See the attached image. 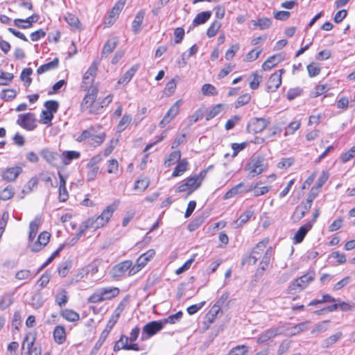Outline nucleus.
Returning <instances> with one entry per match:
<instances>
[{
	"label": "nucleus",
	"instance_id": "nucleus-1",
	"mask_svg": "<svg viewBox=\"0 0 355 355\" xmlns=\"http://www.w3.org/2000/svg\"><path fill=\"white\" fill-rule=\"evenodd\" d=\"M87 90V94L85 95L81 104L82 109L88 111L90 114L101 113L103 105H99V103L96 101L98 91V87L93 86Z\"/></svg>",
	"mask_w": 355,
	"mask_h": 355
},
{
	"label": "nucleus",
	"instance_id": "nucleus-2",
	"mask_svg": "<svg viewBox=\"0 0 355 355\" xmlns=\"http://www.w3.org/2000/svg\"><path fill=\"white\" fill-rule=\"evenodd\" d=\"M207 174V170L204 169L198 174L191 176L182 182L179 185L180 192H187V194H191L197 190L201 186L203 180Z\"/></svg>",
	"mask_w": 355,
	"mask_h": 355
},
{
	"label": "nucleus",
	"instance_id": "nucleus-3",
	"mask_svg": "<svg viewBox=\"0 0 355 355\" xmlns=\"http://www.w3.org/2000/svg\"><path fill=\"white\" fill-rule=\"evenodd\" d=\"M119 289L115 286L100 288L89 297L90 303H99L105 300H111L119 294Z\"/></svg>",
	"mask_w": 355,
	"mask_h": 355
},
{
	"label": "nucleus",
	"instance_id": "nucleus-4",
	"mask_svg": "<svg viewBox=\"0 0 355 355\" xmlns=\"http://www.w3.org/2000/svg\"><path fill=\"white\" fill-rule=\"evenodd\" d=\"M267 168L268 164L264 157L258 156L249 162L245 169L251 177L254 178L265 171Z\"/></svg>",
	"mask_w": 355,
	"mask_h": 355
},
{
	"label": "nucleus",
	"instance_id": "nucleus-5",
	"mask_svg": "<svg viewBox=\"0 0 355 355\" xmlns=\"http://www.w3.org/2000/svg\"><path fill=\"white\" fill-rule=\"evenodd\" d=\"M315 277V272L310 270L305 275L294 279L291 284L289 288L294 292H300L305 289L312 282Z\"/></svg>",
	"mask_w": 355,
	"mask_h": 355
},
{
	"label": "nucleus",
	"instance_id": "nucleus-6",
	"mask_svg": "<svg viewBox=\"0 0 355 355\" xmlns=\"http://www.w3.org/2000/svg\"><path fill=\"white\" fill-rule=\"evenodd\" d=\"M98 64V61H94L87 71L85 73L81 85V87L84 90L89 89L93 86L98 87V84L94 83V80L96 76Z\"/></svg>",
	"mask_w": 355,
	"mask_h": 355
},
{
	"label": "nucleus",
	"instance_id": "nucleus-7",
	"mask_svg": "<svg viewBox=\"0 0 355 355\" xmlns=\"http://www.w3.org/2000/svg\"><path fill=\"white\" fill-rule=\"evenodd\" d=\"M50 238V233L44 231L38 235L36 240L35 239L28 240V248L33 252H38L49 243Z\"/></svg>",
	"mask_w": 355,
	"mask_h": 355
},
{
	"label": "nucleus",
	"instance_id": "nucleus-8",
	"mask_svg": "<svg viewBox=\"0 0 355 355\" xmlns=\"http://www.w3.org/2000/svg\"><path fill=\"white\" fill-rule=\"evenodd\" d=\"M102 161V156L96 155L93 156L86 165L87 172L86 178L89 182L93 181L96 179L98 171V164Z\"/></svg>",
	"mask_w": 355,
	"mask_h": 355
},
{
	"label": "nucleus",
	"instance_id": "nucleus-9",
	"mask_svg": "<svg viewBox=\"0 0 355 355\" xmlns=\"http://www.w3.org/2000/svg\"><path fill=\"white\" fill-rule=\"evenodd\" d=\"M133 268L132 261L125 260L115 265L110 270V274L114 277H120L123 276L128 272V276L134 275L131 274V270Z\"/></svg>",
	"mask_w": 355,
	"mask_h": 355
},
{
	"label": "nucleus",
	"instance_id": "nucleus-10",
	"mask_svg": "<svg viewBox=\"0 0 355 355\" xmlns=\"http://www.w3.org/2000/svg\"><path fill=\"white\" fill-rule=\"evenodd\" d=\"M270 123V120L266 118H252L248 123L247 130L250 133H259L263 131Z\"/></svg>",
	"mask_w": 355,
	"mask_h": 355
},
{
	"label": "nucleus",
	"instance_id": "nucleus-11",
	"mask_svg": "<svg viewBox=\"0 0 355 355\" xmlns=\"http://www.w3.org/2000/svg\"><path fill=\"white\" fill-rule=\"evenodd\" d=\"M155 250L150 249L143 253L136 261L131 270V274H136L140 271L155 257Z\"/></svg>",
	"mask_w": 355,
	"mask_h": 355
},
{
	"label": "nucleus",
	"instance_id": "nucleus-12",
	"mask_svg": "<svg viewBox=\"0 0 355 355\" xmlns=\"http://www.w3.org/2000/svg\"><path fill=\"white\" fill-rule=\"evenodd\" d=\"M268 243V239H264L259 242L252 250L251 254L248 258L243 260L242 264H245V263L255 264L263 252Z\"/></svg>",
	"mask_w": 355,
	"mask_h": 355
},
{
	"label": "nucleus",
	"instance_id": "nucleus-13",
	"mask_svg": "<svg viewBox=\"0 0 355 355\" xmlns=\"http://www.w3.org/2000/svg\"><path fill=\"white\" fill-rule=\"evenodd\" d=\"M164 326L162 321H153L146 324L142 331L141 340H145L159 331Z\"/></svg>",
	"mask_w": 355,
	"mask_h": 355
},
{
	"label": "nucleus",
	"instance_id": "nucleus-14",
	"mask_svg": "<svg viewBox=\"0 0 355 355\" xmlns=\"http://www.w3.org/2000/svg\"><path fill=\"white\" fill-rule=\"evenodd\" d=\"M126 0H119L114 4L111 11L110 12L108 17L105 21V26L109 27L114 24L120 12L123 9Z\"/></svg>",
	"mask_w": 355,
	"mask_h": 355
},
{
	"label": "nucleus",
	"instance_id": "nucleus-15",
	"mask_svg": "<svg viewBox=\"0 0 355 355\" xmlns=\"http://www.w3.org/2000/svg\"><path fill=\"white\" fill-rule=\"evenodd\" d=\"M119 203V200H115L112 204L107 206V207L103 210L100 216L96 217L98 222L101 224L102 227L105 225L109 222L110 218L112 216L114 211L116 210Z\"/></svg>",
	"mask_w": 355,
	"mask_h": 355
},
{
	"label": "nucleus",
	"instance_id": "nucleus-16",
	"mask_svg": "<svg viewBox=\"0 0 355 355\" xmlns=\"http://www.w3.org/2000/svg\"><path fill=\"white\" fill-rule=\"evenodd\" d=\"M17 123L27 130H33L36 127L35 115L32 113L20 114L17 119Z\"/></svg>",
	"mask_w": 355,
	"mask_h": 355
},
{
	"label": "nucleus",
	"instance_id": "nucleus-17",
	"mask_svg": "<svg viewBox=\"0 0 355 355\" xmlns=\"http://www.w3.org/2000/svg\"><path fill=\"white\" fill-rule=\"evenodd\" d=\"M284 72V69H280L270 76L267 82V89L268 92H274L279 87L282 85V76Z\"/></svg>",
	"mask_w": 355,
	"mask_h": 355
},
{
	"label": "nucleus",
	"instance_id": "nucleus-18",
	"mask_svg": "<svg viewBox=\"0 0 355 355\" xmlns=\"http://www.w3.org/2000/svg\"><path fill=\"white\" fill-rule=\"evenodd\" d=\"M101 227H102L101 224L98 222L96 218H89L80 226L79 231L78 232V239H80L88 229L95 230Z\"/></svg>",
	"mask_w": 355,
	"mask_h": 355
},
{
	"label": "nucleus",
	"instance_id": "nucleus-19",
	"mask_svg": "<svg viewBox=\"0 0 355 355\" xmlns=\"http://www.w3.org/2000/svg\"><path fill=\"white\" fill-rule=\"evenodd\" d=\"M279 334V328L272 327L262 332L257 338V342L259 344H263Z\"/></svg>",
	"mask_w": 355,
	"mask_h": 355
},
{
	"label": "nucleus",
	"instance_id": "nucleus-20",
	"mask_svg": "<svg viewBox=\"0 0 355 355\" xmlns=\"http://www.w3.org/2000/svg\"><path fill=\"white\" fill-rule=\"evenodd\" d=\"M21 172L22 168L19 166L8 168L3 171L2 178L7 182H12L15 180Z\"/></svg>",
	"mask_w": 355,
	"mask_h": 355
},
{
	"label": "nucleus",
	"instance_id": "nucleus-21",
	"mask_svg": "<svg viewBox=\"0 0 355 355\" xmlns=\"http://www.w3.org/2000/svg\"><path fill=\"white\" fill-rule=\"evenodd\" d=\"M313 222H308L306 224L301 226L295 232L293 236L294 243H300L305 237L308 232L312 228Z\"/></svg>",
	"mask_w": 355,
	"mask_h": 355
},
{
	"label": "nucleus",
	"instance_id": "nucleus-22",
	"mask_svg": "<svg viewBox=\"0 0 355 355\" xmlns=\"http://www.w3.org/2000/svg\"><path fill=\"white\" fill-rule=\"evenodd\" d=\"M80 157V153L76 150H64L60 157L64 166H68L73 160L78 159Z\"/></svg>",
	"mask_w": 355,
	"mask_h": 355
},
{
	"label": "nucleus",
	"instance_id": "nucleus-23",
	"mask_svg": "<svg viewBox=\"0 0 355 355\" xmlns=\"http://www.w3.org/2000/svg\"><path fill=\"white\" fill-rule=\"evenodd\" d=\"M284 60V55L282 54H277L269 57L262 64V69L264 71L271 69L277 65L278 63Z\"/></svg>",
	"mask_w": 355,
	"mask_h": 355
},
{
	"label": "nucleus",
	"instance_id": "nucleus-24",
	"mask_svg": "<svg viewBox=\"0 0 355 355\" xmlns=\"http://www.w3.org/2000/svg\"><path fill=\"white\" fill-rule=\"evenodd\" d=\"M54 340L59 345L63 344L66 341V331L63 326H56L53 333Z\"/></svg>",
	"mask_w": 355,
	"mask_h": 355
},
{
	"label": "nucleus",
	"instance_id": "nucleus-25",
	"mask_svg": "<svg viewBox=\"0 0 355 355\" xmlns=\"http://www.w3.org/2000/svg\"><path fill=\"white\" fill-rule=\"evenodd\" d=\"M138 65L132 66L119 79L117 83L119 85H127L131 80L132 78L134 76L136 71L138 70Z\"/></svg>",
	"mask_w": 355,
	"mask_h": 355
},
{
	"label": "nucleus",
	"instance_id": "nucleus-26",
	"mask_svg": "<svg viewBox=\"0 0 355 355\" xmlns=\"http://www.w3.org/2000/svg\"><path fill=\"white\" fill-rule=\"evenodd\" d=\"M178 114V102H175L160 121L161 127H164Z\"/></svg>",
	"mask_w": 355,
	"mask_h": 355
},
{
	"label": "nucleus",
	"instance_id": "nucleus-27",
	"mask_svg": "<svg viewBox=\"0 0 355 355\" xmlns=\"http://www.w3.org/2000/svg\"><path fill=\"white\" fill-rule=\"evenodd\" d=\"M144 15L145 12L144 10H140L137 12L135 17V19L132 21V31L136 34L139 33L141 30V24L144 20Z\"/></svg>",
	"mask_w": 355,
	"mask_h": 355
},
{
	"label": "nucleus",
	"instance_id": "nucleus-28",
	"mask_svg": "<svg viewBox=\"0 0 355 355\" xmlns=\"http://www.w3.org/2000/svg\"><path fill=\"white\" fill-rule=\"evenodd\" d=\"M41 155L49 164L53 165L55 161L60 157L58 153L49 150L48 149H42Z\"/></svg>",
	"mask_w": 355,
	"mask_h": 355
},
{
	"label": "nucleus",
	"instance_id": "nucleus-29",
	"mask_svg": "<svg viewBox=\"0 0 355 355\" xmlns=\"http://www.w3.org/2000/svg\"><path fill=\"white\" fill-rule=\"evenodd\" d=\"M41 225V219L39 217H35L33 220H32L29 225V232H28V240H31V239H35L38 230Z\"/></svg>",
	"mask_w": 355,
	"mask_h": 355
},
{
	"label": "nucleus",
	"instance_id": "nucleus-30",
	"mask_svg": "<svg viewBox=\"0 0 355 355\" xmlns=\"http://www.w3.org/2000/svg\"><path fill=\"white\" fill-rule=\"evenodd\" d=\"M251 23L254 27L259 28L260 30L268 29L272 24L271 19L268 17H262L257 20H252Z\"/></svg>",
	"mask_w": 355,
	"mask_h": 355
},
{
	"label": "nucleus",
	"instance_id": "nucleus-31",
	"mask_svg": "<svg viewBox=\"0 0 355 355\" xmlns=\"http://www.w3.org/2000/svg\"><path fill=\"white\" fill-rule=\"evenodd\" d=\"M117 41L115 39H110L107 41L103 49L101 56H108L116 47Z\"/></svg>",
	"mask_w": 355,
	"mask_h": 355
},
{
	"label": "nucleus",
	"instance_id": "nucleus-32",
	"mask_svg": "<svg viewBox=\"0 0 355 355\" xmlns=\"http://www.w3.org/2000/svg\"><path fill=\"white\" fill-rule=\"evenodd\" d=\"M123 344L120 347L119 346L116 345V347H114L113 350L114 352H118L121 349H125V350H135V351H139V347L137 344H128L129 338L128 337H123L121 341H123Z\"/></svg>",
	"mask_w": 355,
	"mask_h": 355
},
{
	"label": "nucleus",
	"instance_id": "nucleus-33",
	"mask_svg": "<svg viewBox=\"0 0 355 355\" xmlns=\"http://www.w3.org/2000/svg\"><path fill=\"white\" fill-rule=\"evenodd\" d=\"M59 60L58 58L53 59L52 61L41 65L37 70L38 74L44 73L46 71L55 69L58 65Z\"/></svg>",
	"mask_w": 355,
	"mask_h": 355
},
{
	"label": "nucleus",
	"instance_id": "nucleus-34",
	"mask_svg": "<svg viewBox=\"0 0 355 355\" xmlns=\"http://www.w3.org/2000/svg\"><path fill=\"white\" fill-rule=\"evenodd\" d=\"M60 315L63 318L69 322H76L80 319L79 314L71 309H64L62 311Z\"/></svg>",
	"mask_w": 355,
	"mask_h": 355
},
{
	"label": "nucleus",
	"instance_id": "nucleus-35",
	"mask_svg": "<svg viewBox=\"0 0 355 355\" xmlns=\"http://www.w3.org/2000/svg\"><path fill=\"white\" fill-rule=\"evenodd\" d=\"M254 211L252 209H249L245 210L240 217L235 221V224L236 227H241L245 223H246L250 218L253 216Z\"/></svg>",
	"mask_w": 355,
	"mask_h": 355
},
{
	"label": "nucleus",
	"instance_id": "nucleus-36",
	"mask_svg": "<svg viewBox=\"0 0 355 355\" xmlns=\"http://www.w3.org/2000/svg\"><path fill=\"white\" fill-rule=\"evenodd\" d=\"M211 16V11H205L198 13L193 21L195 26L205 24Z\"/></svg>",
	"mask_w": 355,
	"mask_h": 355
},
{
	"label": "nucleus",
	"instance_id": "nucleus-37",
	"mask_svg": "<svg viewBox=\"0 0 355 355\" xmlns=\"http://www.w3.org/2000/svg\"><path fill=\"white\" fill-rule=\"evenodd\" d=\"M220 311V307L218 304H214L211 309L209 310V311L206 314L205 320L206 322L210 324L213 323L216 317L218 314L219 311Z\"/></svg>",
	"mask_w": 355,
	"mask_h": 355
},
{
	"label": "nucleus",
	"instance_id": "nucleus-38",
	"mask_svg": "<svg viewBox=\"0 0 355 355\" xmlns=\"http://www.w3.org/2000/svg\"><path fill=\"white\" fill-rule=\"evenodd\" d=\"M15 191L14 188L11 185H8L6 187L0 189V200H8L12 198Z\"/></svg>",
	"mask_w": 355,
	"mask_h": 355
},
{
	"label": "nucleus",
	"instance_id": "nucleus-39",
	"mask_svg": "<svg viewBox=\"0 0 355 355\" xmlns=\"http://www.w3.org/2000/svg\"><path fill=\"white\" fill-rule=\"evenodd\" d=\"M343 336V333L340 331L336 332V334L330 336L329 338H326L323 340L322 347L327 348L334 343H336L341 337Z\"/></svg>",
	"mask_w": 355,
	"mask_h": 355
},
{
	"label": "nucleus",
	"instance_id": "nucleus-40",
	"mask_svg": "<svg viewBox=\"0 0 355 355\" xmlns=\"http://www.w3.org/2000/svg\"><path fill=\"white\" fill-rule=\"evenodd\" d=\"M251 98V95L248 93H245L239 96L234 102L235 108L237 109L247 105L250 101Z\"/></svg>",
	"mask_w": 355,
	"mask_h": 355
},
{
	"label": "nucleus",
	"instance_id": "nucleus-41",
	"mask_svg": "<svg viewBox=\"0 0 355 355\" xmlns=\"http://www.w3.org/2000/svg\"><path fill=\"white\" fill-rule=\"evenodd\" d=\"M150 181L147 178H142L135 182L134 189L139 192H143L148 187Z\"/></svg>",
	"mask_w": 355,
	"mask_h": 355
},
{
	"label": "nucleus",
	"instance_id": "nucleus-42",
	"mask_svg": "<svg viewBox=\"0 0 355 355\" xmlns=\"http://www.w3.org/2000/svg\"><path fill=\"white\" fill-rule=\"evenodd\" d=\"M132 121V117L130 115L125 114L121 118L120 121L119 122L117 127H116V131L118 132H123L130 123Z\"/></svg>",
	"mask_w": 355,
	"mask_h": 355
},
{
	"label": "nucleus",
	"instance_id": "nucleus-43",
	"mask_svg": "<svg viewBox=\"0 0 355 355\" xmlns=\"http://www.w3.org/2000/svg\"><path fill=\"white\" fill-rule=\"evenodd\" d=\"M301 126L300 121H294L291 122L285 128L284 136L293 135Z\"/></svg>",
	"mask_w": 355,
	"mask_h": 355
},
{
	"label": "nucleus",
	"instance_id": "nucleus-44",
	"mask_svg": "<svg viewBox=\"0 0 355 355\" xmlns=\"http://www.w3.org/2000/svg\"><path fill=\"white\" fill-rule=\"evenodd\" d=\"M257 184L252 185L249 189L247 191V192H250L254 191V196L257 197L259 196L264 195L267 193L271 189V187L270 186H264L259 189H257Z\"/></svg>",
	"mask_w": 355,
	"mask_h": 355
},
{
	"label": "nucleus",
	"instance_id": "nucleus-45",
	"mask_svg": "<svg viewBox=\"0 0 355 355\" xmlns=\"http://www.w3.org/2000/svg\"><path fill=\"white\" fill-rule=\"evenodd\" d=\"M221 26V23L218 21H214L207 31L208 37H214Z\"/></svg>",
	"mask_w": 355,
	"mask_h": 355
},
{
	"label": "nucleus",
	"instance_id": "nucleus-46",
	"mask_svg": "<svg viewBox=\"0 0 355 355\" xmlns=\"http://www.w3.org/2000/svg\"><path fill=\"white\" fill-rule=\"evenodd\" d=\"M67 300L68 297L67 291L64 289H61L60 291H59L55 297V301L57 304L60 307H62V306H64L66 304Z\"/></svg>",
	"mask_w": 355,
	"mask_h": 355
},
{
	"label": "nucleus",
	"instance_id": "nucleus-47",
	"mask_svg": "<svg viewBox=\"0 0 355 355\" xmlns=\"http://www.w3.org/2000/svg\"><path fill=\"white\" fill-rule=\"evenodd\" d=\"M248 352V347L245 345H241L232 348L227 355H245Z\"/></svg>",
	"mask_w": 355,
	"mask_h": 355
},
{
	"label": "nucleus",
	"instance_id": "nucleus-48",
	"mask_svg": "<svg viewBox=\"0 0 355 355\" xmlns=\"http://www.w3.org/2000/svg\"><path fill=\"white\" fill-rule=\"evenodd\" d=\"M309 324V321L303 322L296 324L295 326L291 327L290 329L291 335H297L308 328V325Z\"/></svg>",
	"mask_w": 355,
	"mask_h": 355
},
{
	"label": "nucleus",
	"instance_id": "nucleus-49",
	"mask_svg": "<svg viewBox=\"0 0 355 355\" xmlns=\"http://www.w3.org/2000/svg\"><path fill=\"white\" fill-rule=\"evenodd\" d=\"M35 342V337L31 333L27 334L26 336L24 338L23 344H22V348L24 349L25 346H26V348L28 351L32 350L33 344Z\"/></svg>",
	"mask_w": 355,
	"mask_h": 355
},
{
	"label": "nucleus",
	"instance_id": "nucleus-50",
	"mask_svg": "<svg viewBox=\"0 0 355 355\" xmlns=\"http://www.w3.org/2000/svg\"><path fill=\"white\" fill-rule=\"evenodd\" d=\"M202 93L205 96H216L218 92L216 88L211 84H205L202 87Z\"/></svg>",
	"mask_w": 355,
	"mask_h": 355
},
{
	"label": "nucleus",
	"instance_id": "nucleus-51",
	"mask_svg": "<svg viewBox=\"0 0 355 355\" xmlns=\"http://www.w3.org/2000/svg\"><path fill=\"white\" fill-rule=\"evenodd\" d=\"M13 75L8 72H5L0 69V85H7L12 80Z\"/></svg>",
	"mask_w": 355,
	"mask_h": 355
},
{
	"label": "nucleus",
	"instance_id": "nucleus-52",
	"mask_svg": "<svg viewBox=\"0 0 355 355\" xmlns=\"http://www.w3.org/2000/svg\"><path fill=\"white\" fill-rule=\"evenodd\" d=\"M53 118V114L44 110L42 111L40 115V122L43 124L51 125V121Z\"/></svg>",
	"mask_w": 355,
	"mask_h": 355
},
{
	"label": "nucleus",
	"instance_id": "nucleus-53",
	"mask_svg": "<svg viewBox=\"0 0 355 355\" xmlns=\"http://www.w3.org/2000/svg\"><path fill=\"white\" fill-rule=\"evenodd\" d=\"M44 107L46 111L54 114L58 110L59 103L56 101H47L44 103Z\"/></svg>",
	"mask_w": 355,
	"mask_h": 355
},
{
	"label": "nucleus",
	"instance_id": "nucleus-54",
	"mask_svg": "<svg viewBox=\"0 0 355 355\" xmlns=\"http://www.w3.org/2000/svg\"><path fill=\"white\" fill-rule=\"evenodd\" d=\"M94 132V129L93 127H90L89 128L83 130L81 134L77 137L76 141L78 142H82L85 141L87 139L92 138L93 133Z\"/></svg>",
	"mask_w": 355,
	"mask_h": 355
},
{
	"label": "nucleus",
	"instance_id": "nucleus-55",
	"mask_svg": "<svg viewBox=\"0 0 355 355\" xmlns=\"http://www.w3.org/2000/svg\"><path fill=\"white\" fill-rule=\"evenodd\" d=\"M176 89V83L174 79L171 80L166 85V87L164 89V94L169 96L175 93Z\"/></svg>",
	"mask_w": 355,
	"mask_h": 355
},
{
	"label": "nucleus",
	"instance_id": "nucleus-56",
	"mask_svg": "<svg viewBox=\"0 0 355 355\" xmlns=\"http://www.w3.org/2000/svg\"><path fill=\"white\" fill-rule=\"evenodd\" d=\"M16 279L19 280H30L33 277L32 272L29 270H21L18 271L15 275Z\"/></svg>",
	"mask_w": 355,
	"mask_h": 355
},
{
	"label": "nucleus",
	"instance_id": "nucleus-57",
	"mask_svg": "<svg viewBox=\"0 0 355 355\" xmlns=\"http://www.w3.org/2000/svg\"><path fill=\"white\" fill-rule=\"evenodd\" d=\"M307 71L310 77H314L320 73V68L318 64L312 62L307 66Z\"/></svg>",
	"mask_w": 355,
	"mask_h": 355
},
{
	"label": "nucleus",
	"instance_id": "nucleus-58",
	"mask_svg": "<svg viewBox=\"0 0 355 355\" xmlns=\"http://www.w3.org/2000/svg\"><path fill=\"white\" fill-rule=\"evenodd\" d=\"M13 302L12 296L10 294L4 295L0 302V308L3 310L10 306Z\"/></svg>",
	"mask_w": 355,
	"mask_h": 355
},
{
	"label": "nucleus",
	"instance_id": "nucleus-59",
	"mask_svg": "<svg viewBox=\"0 0 355 355\" xmlns=\"http://www.w3.org/2000/svg\"><path fill=\"white\" fill-rule=\"evenodd\" d=\"M253 79L250 83V87L254 90L259 88L261 82L262 81V76L254 72L252 74Z\"/></svg>",
	"mask_w": 355,
	"mask_h": 355
},
{
	"label": "nucleus",
	"instance_id": "nucleus-60",
	"mask_svg": "<svg viewBox=\"0 0 355 355\" xmlns=\"http://www.w3.org/2000/svg\"><path fill=\"white\" fill-rule=\"evenodd\" d=\"M66 21L71 26L78 28L80 25L78 18L73 14L67 13L65 17Z\"/></svg>",
	"mask_w": 355,
	"mask_h": 355
},
{
	"label": "nucleus",
	"instance_id": "nucleus-61",
	"mask_svg": "<svg viewBox=\"0 0 355 355\" xmlns=\"http://www.w3.org/2000/svg\"><path fill=\"white\" fill-rule=\"evenodd\" d=\"M222 110V105L218 104L212 107L211 110L206 114V120L209 121L210 119L218 115Z\"/></svg>",
	"mask_w": 355,
	"mask_h": 355
},
{
	"label": "nucleus",
	"instance_id": "nucleus-62",
	"mask_svg": "<svg viewBox=\"0 0 355 355\" xmlns=\"http://www.w3.org/2000/svg\"><path fill=\"white\" fill-rule=\"evenodd\" d=\"M17 92L14 89H3L1 93V97L5 101L12 100L16 96Z\"/></svg>",
	"mask_w": 355,
	"mask_h": 355
},
{
	"label": "nucleus",
	"instance_id": "nucleus-63",
	"mask_svg": "<svg viewBox=\"0 0 355 355\" xmlns=\"http://www.w3.org/2000/svg\"><path fill=\"white\" fill-rule=\"evenodd\" d=\"M33 71L31 68L24 69L20 76L21 79L26 83V86H29L31 83V78L30 76L31 75Z\"/></svg>",
	"mask_w": 355,
	"mask_h": 355
},
{
	"label": "nucleus",
	"instance_id": "nucleus-64",
	"mask_svg": "<svg viewBox=\"0 0 355 355\" xmlns=\"http://www.w3.org/2000/svg\"><path fill=\"white\" fill-rule=\"evenodd\" d=\"M355 156V145L352 146L348 151L343 153L340 155V160L342 162L345 163L349 161Z\"/></svg>",
	"mask_w": 355,
	"mask_h": 355
}]
</instances>
